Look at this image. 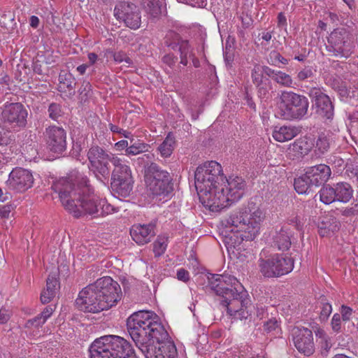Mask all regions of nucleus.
<instances>
[{"mask_svg": "<svg viewBox=\"0 0 358 358\" xmlns=\"http://www.w3.org/2000/svg\"><path fill=\"white\" fill-rule=\"evenodd\" d=\"M127 331L145 358H176V348L167 342L169 334L152 311L141 310L127 320Z\"/></svg>", "mask_w": 358, "mask_h": 358, "instance_id": "1", "label": "nucleus"}, {"mask_svg": "<svg viewBox=\"0 0 358 358\" xmlns=\"http://www.w3.org/2000/svg\"><path fill=\"white\" fill-rule=\"evenodd\" d=\"M52 189L58 194L64 208L74 217L92 215L96 217L99 213L100 199L84 177L62 178L52 185Z\"/></svg>", "mask_w": 358, "mask_h": 358, "instance_id": "2", "label": "nucleus"}, {"mask_svg": "<svg viewBox=\"0 0 358 358\" xmlns=\"http://www.w3.org/2000/svg\"><path fill=\"white\" fill-rule=\"evenodd\" d=\"M264 218L263 211L255 205L231 213L225 220L226 227L230 229L231 232L224 238L227 250L238 247L243 241L254 240L259 233L260 223Z\"/></svg>", "mask_w": 358, "mask_h": 358, "instance_id": "3", "label": "nucleus"}, {"mask_svg": "<svg viewBox=\"0 0 358 358\" xmlns=\"http://www.w3.org/2000/svg\"><path fill=\"white\" fill-rule=\"evenodd\" d=\"M121 296L120 285L112 278L106 276L80 291L76 305L82 311L99 313L115 306Z\"/></svg>", "mask_w": 358, "mask_h": 358, "instance_id": "4", "label": "nucleus"}, {"mask_svg": "<svg viewBox=\"0 0 358 358\" xmlns=\"http://www.w3.org/2000/svg\"><path fill=\"white\" fill-rule=\"evenodd\" d=\"M89 352L90 358H137L127 341L113 335L95 340L90 345Z\"/></svg>", "mask_w": 358, "mask_h": 358, "instance_id": "5", "label": "nucleus"}, {"mask_svg": "<svg viewBox=\"0 0 358 358\" xmlns=\"http://www.w3.org/2000/svg\"><path fill=\"white\" fill-rule=\"evenodd\" d=\"M225 177L221 165L215 161H210L199 166L194 172V184L198 193L207 196V206L209 199L219 186L224 183Z\"/></svg>", "mask_w": 358, "mask_h": 358, "instance_id": "6", "label": "nucleus"}, {"mask_svg": "<svg viewBox=\"0 0 358 358\" xmlns=\"http://www.w3.org/2000/svg\"><path fill=\"white\" fill-rule=\"evenodd\" d=\"M246 186L245 181L238 176L225 178L224 183L211 195L208 202L209 209L212 211H220L238 201L244 194Z\"/></svg>", "mask_w": 358, "mask_h": 358, "instance_id": "7", "label": "nucleus"}, {"mask_svg": "<svg viewBox=\"0 0 358 358\" xmlns=\"http://www.w3.org/2000/svg\"><path fill=\"white\" fill-rule=\"evenodd\" d=\"M279 114L285 120H301L308 110L309 102L306 96L292 91H282L280 96Z\"/></svg>", "mask_w": 358, "mask_h": 358, "instance_id": "8", "label": "nucleus"}, {"mask_svg": "<svg viewBox=\"0 0 358 358\" xmlns=\"http://www.w3.org/2000/svg\"><path fill=\"white\" fill-rule=\"evenodd\" d=\"M258 266L259 273L264 278H279L293 270L294 259L283 254L261 257L258 260Z\"/></svg>", "mask_w": 358, "mask_h": 358, "instance_id": "9", "label": "nucleus"}, {"mask_svg": "<svg viewBox=\"0 0 358 358\" xmlns=\"http://www.w3.org/2000/svg\"><path fill=\"white\" fill-rule=\"evenodd\" d=\"M145 181L154 195H168L173 190V184L169 172L156 163H151L145 169Z\"/></svg>", "mask_w": 358, "mask_h": 358, "instance_id": "10", "label": "nucleus"}, {"mask_svg": "<svg viewBox=\"0 0 358 358\" xmlns=\"http://www.w3.org/2000/svg\"><path fill=\"white\" fill-rule=\"evenodd\" d=\"M87 158L92 171L96 177L101 181L107 180L110 177V163L113 165L114 161L119 159L115 155L96 145H94L90 148Z\"/></svg>", "mask_w": 358, "mask_h": 358, "instance_id": "11", "label": "nucleus"}, {"mask_svg": "<svg viewBox=\"0 0 358 358\" xmlns=\"http://www.w3.org/2000/svg\"><path fill=\"white\" fill-rule=\"evenodd\" d=\"M326 49L331 56L346 59L352 52V42L348 31L345 29H334L327 38Z\"/></svg>", "mask_w": 358, "mask_h": 358, "instance_id": "12", "label": "nucleus"}, {"mask_svg": "<svg viewBox=\"0 0 358 358\" xmlns=\"http://www.w3.org/2000/svg\"><path fill=\"white\" fill-rule=\"evenodd\" d=\"M232 294L231 297L222 299L221 305L227 308V313L234 319L247 320L250 316L249 306H251L247 292L241 287Z\"/></svg>", "mask_w": 358, "mask_h": 358, "instance_id": "13", "label": "nucleus"}, {"mask_svg": "<svg viewBox=\"0 0 358 358\" xmlns=\"http://www.w3.org/2000/svg\"><path fill=\"white\" fill-rule=\"evenodd\" d=\"M207 278L208 287L217 295L221 296L222 299L231 297L234 291L242 287L235 277L228 274L208 273Z\"/></svg>", "mask_w": 358, "mask_h": 358, "instance_id": "14", "label": "nucleus"}, {"mask_svg": "<svg viewBox=\"0 0 358 358\" xmlns=\"http://www.w3.org/2000/svg\"><path fill=\"white\" fill-rule=\"evenodd\" d=\"M115 16L126 27L136 30L141 24V12L138 6L129 1L119 3L114 10Z\"/></svg>", "mask_w": 358, "mask_h": 358, "instance_id": "15", "label": "nucleus"}, {"mask_svg": "<svg viewBox=\"0 0 358 358\" xmlns=\"http://www.w3.org/2000/svg\"><path fill=\"white\" fill-rule=\"evenodd\" d=\"M307 94L319 115L328 120L333 118L334 114V105L329 96L323 92L321 87H312L308 90Z\"/></svg>", "mask_w": 358, "mask_h": 358, "instance_id": "16", "label": "nucleus"}, {"mask_svg": "<svg viewBox=\"0 0 358 358\" xmlns=\"http://www.w3.org/2000/svg\"><path fill=\"white\" fill-rule=\"evenodd\" d=\"M27 115V110L21 103H11L5 105L1 113V120L13 127H24Z\"/></svg>", "mask_w": 358, "mask_h": 358, "instance_id": "17", "label": "nucleus"}, {"mask_svg": "<svg viewBox=\"0 0 358 358\" xmlns=\"http://www.w3.org/2000/svg\"><path fill=\"white\" fill-rule=\"evenodd\" d=\"M292 341L297 350L306 356H310L315 352L313 334L306 327H294L292 332Z\"/></svg>", "mask_w": 358, "mask_h": 358, "instance_id": "18", "label": "nucleus"}, {"mask_svg": "<svg viewBox=\"0 0 358 358\" xmlns=\"http://www.w3.org/2000/svg\"><path fill=\"white\" fill-rule=\"evenodd\" d=\"M34 183L32 173L27 169L15 168L10 173L7 185L10 189L24 192L31 188Z\"/></svg>", "mask_w": 358, "mask_h": 358, "instance_id": "19", "label": "nucleus"}, {"mask_svg": "<svg viewBox=\"0 0 358 358\" xmlns=\"http://www.w3.org/2000/svg\"><path fill=\"white\" fill-rule=\"evenodd\" d=\"M271 68L267 66H262L255 64L251 72V77L253 84L257 88L258 95L260 98L264 99L268 94L269 90L271 89V83L268 78L264 76L266 75L268 77L271 76Z\"/></svg>", "mask_w": 358, "mask_h": 358, "instance_id": "20", "label": "nucleus"}, {"mask_svg": "<svg viewBox=\"0 0 358 358\" xmlns=\"http://www.w3.org/2000/svg\"><path fill=\"white\" fill-rule=\"evenodd\" d=\"M45 135L48 148L55 153L61 154L66 148V132L62 127L50 126Z\"/></svg>", "mask_w": 358, "mask_h": 358, "instance_id": "21", "label": "nucleus"}, {"mask_svg": "<svg viewBox=\"0 0 358 358\" xmlns=\"http://www.w3.org/2000/svg\"><path fill=\"white\" fill-rule=\"evenodd\" d=\"M155 225L153 224H134L130 229V235L138 245H145L150 242L155 236Z\"/></svg>", "mask_w": 358, "mask_h": 358, "instance_id": "22", "label": "nucleus"}, {"mask_svg": "<svg viewBox=\"0 0 358 358\" xmlns=\"http://www.w3.org/2000/svg\"><path fill=\"white\" fill-rule=\"evenodd\" d=\"M315 189L323 185L331 176L330 168L325 164H319L310 167L306 171Z\"/></svg>", "mask_w": 358, "mask_h": 358, "instance_id": "23", "label": "nucleus"}, {"mask_svg": "<svg viewBox=\"0 0 358 358\" xmlns=\"http://www.w3.org/2000/svg\"><path fill=\"white\" fill-rule=\"evenodd\" d=\"M76 80L71 73H60L59 76L58 91L68 99L76 94Z\"/></svg>", "mask_w": 358, "mask_h": 358, "instance_id": "24", "label": "nucleus"}, {"mask_svg": "<svg viewBox=\"0 0 358 358\" xmlns=\"http://www.w3.org/2000/svg\"><path fill=\"white\" fill-rule=\"evenodd\" d=\"M299 132L300 129L296 127H276L273 131V137L275 141L282 143L292 139L296 136Z\"/></svg>", "mask_w": 358, "mask_h": 358, "instance_id": "25", "label": "nucleus"}, {"mask_svg": "<svg viewBox=\"0 0 358 358\" xmlns=\"http://www.w3.org/2000/svg\"><path fill=\"white\" fill-rule=\"evenodd\" d=\"M114 169L111 173V180H119L120 179H131L133 178L131 175V170L130 167L127 165L122 159L119 158L114 161Z\"/></svg>", "mask_w": 358, "mask_h": 358, "instance_id": "26", "label": "nucleus"}, {"mask_svg": "<svg viewBox=\"0 0 358 358\" xmlns=\"http://www.w3.org/2000/svg\"><path fill=\"white\" fill-rule=\"evenodd\" d=\"M313 143L310 138L303 136L296 139L289 147V150L294 153L296 157L304 156L308 154L313 147Z\"/></svg>", "mask_w": 358, "mask_h": 358, "instance_id": "27", "label": "nucleus"}, {"mask_svg": "<svg viewBox=\"0 0 358 358\" xmlns=\"http://www.w3.org/2000/svg\"><path fill=\"white\" fill-rule=\"evenodd\" d=\"M291 236L292 235L288 229L282 227L280 231H276L273 237V245L279 250H287L292 245Z\"/></svg>", "mask_w": 358, "mask_h": 358, "instance_id": "28", "label": "nucleus"}, {"mask_svg": "<svg viewBox=\"0 0 358 358\" xmlns=\"http://www.w3.org/2000/svg\"><path fill=\"white\" fill-rule=\"evenodd\" d=\"M133 178L125 180L122 178L119 180L111 182L113 190L122 197H127L131 194L133 190Z\"/></svg>", "mask_w": 358, "mask_h": 358, "instance_id": "29", "label": "nucleus"}, {"mask_svg": "<svg viewBox=\"0 0 358 358\" xmlns=\"http://www.w3.org/2000/svg\"><path fill=\"white\" fill-rule=\"evenodd\" d=\"M141 4L145 12L151 18H158L162 14L163 0H141Z\"/></svg>", "mask_w": 358, "mask_h": 358, "instance_id": "30", "label": "nucleus"}, {"mask_svg": "<svg viewBox=\"0 0 358 358\" xmlns=\"http://www.w3.org/2000/svg\"><path fill=\"white\" fill-rule=\"evenodd\" d=\"M336 201L347 203L352 196L353 190L348 182H338L334 185Z\"/></svg>", "mask_w": 358, "mask_h": 358, "instance_id": "31", "label": "nucleus"}, {"mask_svg": "<svg viewBox=\"0 0 358 358\" xmlns=\"http://www.w3.org/2000/svg\"><path fill=\"white\" fill-rule=\"evenodd\" d=\"M294 186L295 190L301 194L314 192L315 190L314 187H311V182L306 172L294 180Z\"/></svg>", "mask_w": 358, "mask_h": 358, "instance_id": "32", "label": "nucleus"}, {"mask_svg": "<svg viewBox=\"0 0 358 358\" xmlns=\"http://www.w3.org/2000/svg\"><path fill=\"white\" fill-rule=\"evenodd\" d=\"M332 142L333 134L331 133L320 134L315 141V151L320 154H324L329 150Z\"/></svg>", "mask_w": 358, "mask_h": 358, "instance_id": "33", "label": "nucleus"}, {"mask_svg": "<svg viewBox=\"0 0 358 358\" xmlns=\"http://www.w3.org/2000/svg\"><path fill=\"white\" fill-rule=\"evenodd\" d=\"M338 229L337 222L335 218L324 217L319 224L318 233L321 236H326L330 232H334Z\"/></svg>", "mask_w": 358, "mask_h": 358, "instance_id": "34", "label": "nucleus"}, {"mask_svg": "<svg viewBox=\"0 0 358 358\" xmlns=\"http://www.w3.org/2000/svg\"><path fill=\"white\" fill-rule=\"evenodd\" d=\"M270 78H272L280 85L285 87H292L293 85V80L289 74L280 71H275L271 69Z\"/></svg>", "mask_w": 358, "mask_h": 358, "instance_id": "35", "label": "nucleus"}, {"mask_svg": "<svg viewBox=\"0 0 358 358\" xmlns=\"http://www.w3.org/2000/svg\"><path fill=\"white\" fill-rule=\"evenodd\" d=\"M352 312L351 308L345 305H342L340 308L339 314L341 316L343 322H344V329L347 327V333L352 332L356 329L355 323L350 321Z\"/></svg>", "mask_w": 358, "mask_h": 358, "instance_id": "36", "label": "nucleus"}, {"mask_svg": "<svg viewBox=\"0 0 358 358\" xmlns=\"http://www.w3.org/2000/svg\"><path fill=\"white\" fill-rule=\"evenodd\" d=\"M175 145V139L169 134L164 141L159 145L157 150L162 157L166 158L171 156Z\"/></svg>", "mask_w": 358, "mask_h": 358, "instance_id": "37", "label": "nucleus"}, {"mask_svg": "<svg viewBox=\"0 0 358 358\" xmlns=\"http://www.w3.org/2000/svg\"><path fill=\"white\" fill-rule=\"evenodd\" d=\"M180 52V63L183 66H187L188 64V59L192 58L193 55V50L189 44V41L185 40L180 43V45L177 48Z\"/></svg>", "mask_w": 358, "mask_h": 358, "instance_id": "38", "label": "nucleus"}, {"mask_svg": "<svg viewBox=\"0 0 358 358\" xmlns=\"http://www.w3.org/2000/svg\"><path fill=\"white\" fill-rule=\"evenodd\" d=\"M320 200L325 204H329L336 201L334 187L327 185L323 187L320 192Z\"/></svg>", "mask_w": 358, "mask_h": 358, "instance_id": "39", "label": "nucleus"}, {"mask_svg": "<svg viewBox=\"0 0 358 358\" xmlns=\"http://www.w3.org/2000/svg\"><path fill=\"white\" fill-rule=\"evenodd\" d=\"M148 144L141 142H134L131 143L126 150L127 155H137L141 153L147 152L150 148Z\"/></svg>", "mask_w": 358, "mask_h": 358, "instance_id": "40", "label": "nucleus"}, {"mask_svg": "<svg viewBox=\"0 0 358 358\" xmlns=\"http://www.w3.org/2000/svg\"><path fill=\"white\" fill-rule=\"evenodd\" d=\"M184 41L178 34L173 31H169L165 38V43L173 50H176L180 43Z\"/></svg>", "mask_w": 358, "mask_h": 358, "instance_id": "41", "label": "nucleus"}, {"mask_svg": "<svg viewBox=\"0 0 358 358\" xmlns=\"http://www.w3.org/2000/svg\"><path fill=\"white\" fill-rule=\"evenodd\" d=\"M119 211V208L115 207L111 204L108 203L105 200H101L99 201V215H96L97 217H104L108 215L113 214Z\"/></svg>", "mask_w": 358, "mask_h": 358, "instance_id": "42", "label": "nucleus"}, {"mask_svg": "<svg viewBox=\"0 0 358 358\" xmlns=\"http://www.w3.org/2000/svg\"><path fill=\"white\" fill-rule=\"evenodd\" d=\"M167 247V238L165 236H158L157 239L153 243V252L155 257H159L163 255Z\"/></svg>", "mask_w": 358, "mask_h": 358, "instance_id": "43", "label": "nucleus"}, {"mask_svg": "<svg viewBox=\"0 0 358 358\" xmlns=\"http://www.w3.org/2000/svg\"><path fill=\"white\" fill-rule=\"evenodd\" d=\"M331 329L334 332L338 334L341 332H346L347 328L344 329V322H343L341 316L339 313H335L331 321Z\"/></svg>", "mask_w": 358, "mask_h": 358, "instance_id": "44", "label": "nucleus"}, {"mask_svg": "<svg viewBox=\"0 0 358 358\" xmlns=\"http://www.w3.org/2000/svg\"><path fill=\"white\" fill-rule=\"evenodd\" d=\"M317 336L320 339V347L322 350L325 352H328L332 347V344L330 341V338L327 335L323 330H319L317 333Z\"/></svg>", "mask_w": 358, "mask_h": 358, "instance_id": "45", "label": "nucleus"}, {"mask_svg": "<svg viewBox=\"0 0 358 358\" xmlns=\"http://www.w3.org/2000/svg\"><path fill=\"white\" fill-rule=\"evenodd\" d=\"M321 304V311L319 318L321 322H326L332 312V306L329 302H326L323 299L322 300Z\"/></svg>", "mask_w": 358, "mask_h": 358, "instance_id": "46", "label": "nucleus"}, {"mask_svg": "<svg viewBox=\"0 0 358 358\" xmlns=\"http://www.w3.org/2000/svg\"><path fill=\"white\" fill-rule=\"evenodd\" d=\"M59 288V282L57 278L49 275L46 280V287L45 289L54 294L56 296L57 292Z\"/></svg>", "mask_w": 358, "mask_h": 358, "instance_id": "47", "label": "nucleus"}, {"mask_svg": "<svg viewBox=\"0 0 358 358\" xmlns=\"http://www.w3.org/2000/svg\"><path fill=\"white\" fill-rule=\"evenodd\" d=\"M49 117L57 120L59 117L62 116V112L61 106L56 103H52L48 108Z\"/></svg>", "mask_w": 358, "mask_h": 358, "instance_id": "48", "label": "nucleus"}, {"mask_svg": "<svg viewBox=\"0 0 358 358\" xmlns=\"http://www.w3.org/2000/svg\"><path fill=\"white\" fill-rule=\"evenodd\" d=\"M313 77V71L312 67L306 66L300 70L296 76L299 81H304Z\"/></svg>", "mask_w": 358, "mask_h": 358, "instance_id": "49", "label": "nucleus"}, {"mask_svg": "<svg viewBox=\"0 0 358 358\" xmlns=\"http://www.w3.org/2000/svg\"><path fill=\"white\" fill-rule=\"evenodd\" d=\"M91 87L92 86L89 82L85 81V80L83 82V83L78 90V92L80 96V99L82 100H85L87 98L90 92L92 90Z\"/></svg>", "mask_w": 358, "mask_h": 358, "instance_id": "50", "label": "nucleus"}, {"mask_svg": "<svg viewBox=\"0 0 358 358\" xmlns=\"http://www.w3.org/2000/svg\"><path fill=\"white\" fill-rule=\"evenodd\" d=\"M110 52L113 55L114 60L117 62L121 63L122 62H125L129 64L131 63V59L127 57L124 52L120 51L114 53L112 52Z\"/></svg>", "mask_w": 358, "mask_h": 358, "instance_id": "51", "label": "nucleus"}, {"mask_svg": "<svg viewBox=\"0 0 358 358\" xmlns=\"http://www.w3.org/2000/svg\"><path fill=\"white\" fill-rule=\"evenodd\" d=\"M155 155L151 152H148L143 155L141 157L138 158L139 163L143 164L145 166V169L150 164L153 163L152 160L154 159Z\"/></svg>", "mask_w": 358, "mask_h": 358, "instance_id": "52", "label": "nucleus"}, {"mask_svg": "<svg viewBox=\"0 0 358 358\" xmlns=\"http://www.w3.org/2000/svg\"><path fill=\"white\" fill-rule=\"evenodd\" d=\"M46 321L39 314L34 318L29 320L27 322V327H41Z\"/></svg>", "mask_w": 358, "mask_h": 358, "instance_id": "53", "label": "nucleus"}, {"mask_svg": "<svg viewBox=\"0 0 358 358\" xmlns=\"http://www.w3.org/2000/svg\"><path fill=\"white\" fill-rule=\"evenodd\" d=\"M108 126H109L110 131L113 133H117V134H122L127 138H129L131 136H132V135L130 132H129L126 130H124L113 124L110 123V124H109Z\"/></svg>", "mask_w": 358, "mask_h": 358, "instance_id": "54", "label": "nucleus"}, {"mask_svg": "<svg viewBox=\"0 0 358 358\" xmlns=\"http://www.w3.org/2000/svg\"><path fill=\"white\" fill-rule=\"evenodd\" d=\"M178 57L173 54H167L162 58L163 62L170 67H173L176 63Z\"/></svg>", "mask_w": 358, "mask_h": 358, "instance_id": "55", "label": "nucleus"}, {"mask_svg": "<svg viewBox=\"0 0 358 358\" xmlns=\"http://www.w3.org/2000/svg\"><path fill=\"white\" fill-rule=\"evenodd\" d=\"M278 327V322L275 319H271L266 322L264 324V330L267 332H271Z\"/></svg>", "mask_w": 358, "mask_h": 358, "instance_id": "56", "label": "nucleus"}, {"mask_svg": "<svg viewBox=\"0 0 358 358\" xmlns=\"http://www.w3.org/2000/svg\"><path fill=\"white\" fill-rule=\"evenodd\" d=\"M55 295L46 289H43V291L41 294V301L43 303H49Z\"/></svg>", "mask_w": 358, "mask_h": 358, "instance_id": "57", "label": "nucleus"}, {"mask_svg": "<svg viewBox=\"0 0 358 358\" xmlns=\"http://www.w3.org/2000/svg\"><path fill=\"white\" fill-rule=\"evenodd\" d=\"M55 295L46 289H43V291L41 294V301L43 303H49Z\"/></svg>", "mask_w": 358, "mask_h": 358, "instance_id": "58", "label": "nucleus"}, {"mask_svg": "<svg viewBox=\"0 0 358 358\" xmlns=\"http://www.w3.org/2000/svg\"><path fill=\"white\" fill-rule=\"evenodd\" d=\"M177 278L182 282H187L189 280V272L185 268H180L177 271Z\"/></svg>", "mask_w": 358, "mask_h": 358, "instance_id": "59", "label": "nucleus"}, {"mask_svg": "<svg viewBox=\"0 0 358 358\" xmlns=\"http://www.w3.org/2000/svg\"><path fill=\"white\" fill-rule=\"evenodd\" d=\"M287 222L289 225L294 226L297 230H300L301 229V222L296 216L289 217Z\"/></svg>", "mask_w": 358, "mask_h": 358, "instance_id": "60", "label": "nucleus"}, {"mask_svg": "<svg viewBox=\"0 0 358 358\" xmlns=\"http://www.w3.org/2000/svg\"><path fill=\"white\" fill-rule=\"evenodd\" d=\"M358 204L355 205V207L346 208L343 210L342 214L345 216L355 215L358 213V209L357 208Z\"/></svg>", "mask_w": 358, "mask_h": 358, "instance_id": "61", "label": "nucleus"}, {"mask_svg": "<svg viewBox=\"0 0 358 358\" xmlns=\"http://www.w3.org/2000/svg\"><path fill=\"white\" fill-rule=\"evenodd\" d=\"M11 211V206L5 205L0 207V218L8 217Z\"/></svg>", "mask_w": 358, "mask_h": 358, "instance_id": "62", "label": "nucleus"}, {"mask_svg": "<svg viewBox=\"0 0 358 358\" xmlns=\"http://www.w3.org/2000/svg\"><path fill=\"white\" fill-rule=\"evenodd\" d=\"M52 313L53 308L48 306L44 308L40 315L46 321L52 315Z\"/></svg>", "mask_w": 358, "mask_h": 358, "instance_id": "63", "label": "nucleus"}, {"mask_svg": "<svg viewBox=\"0 0 358 358\" xmlns=\"http://www.w3.org/2000/svg\"><path fill=\"white\" fill-rule=\"evenodd\" d=\"M129 147V143L126 140H122L115 144V148L118 151H122Z\"/></svg>", "mask_w": 358, "mask_h": 358, "instance_id": "64", "label": "nucleus"}]
</instances>
